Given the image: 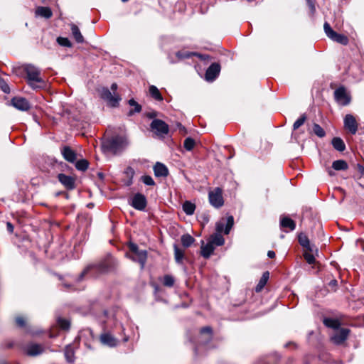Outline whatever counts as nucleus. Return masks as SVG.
Here are the masks:
<instances>
[{
	"instance_id": "1",
	"label": "nucleus",
	"mask_w": 364,
	"mask_h": 364,
	"mask_svg": "<svg viewBox=\"0 0 364 364\" xmlns=\"http://www.w3.org/2000/svg\"><path fill=\"white\" fill-rule=\"evenodd\" d=\"M116 266V260L110 255H108L99 262L86 267L79 274L76 282L82 281L86 276L96 278L100 275L107 274L114 270Z\"/></svg>"
},
{
	"instance_id": "2",
	"label": "nucleus",
	"mask_w": 364,
	"mask_h": 364,
	"mask_svg": "<svg viewBox=\"0 0 364 364\" xmlns=\"http://www.w3.org/2000/svg\"><path fill=\"white\" fill-rule=\"evenodd\" d=\"M129 144V139L126 134H113L103 139L102 149L105 153L119 155L128 147Z\"/></svg>"
},
{
	"instance_id": "3",
	"label": "nucleus",
	"mask_w": 364,
	"mask_h": 364,
	"mask_svg": "<svg viewBox=\"0 0 364 364\" xmlns=\"http://www.w3.org/2000/svg\"><path fill=\"white\" fill-rule=\"evenodd\" d=\"M234 224V218L230 215L227 218L226 223L224 220H220L216 223V231L218 233L214 234L211 236V240L209 242L213 245L221 246L224 244L225 240L220 233L224 231V233L228 235Z\"/></svg>"
},
{
	"instance_id": "4",
	"label": "nucleus",
	"mask_w": 364,
	"mask_h": 364,
	"mask_svg": "<svg viewBox=\"0 0 364 364\" xmlns=\"http://www.w3.org/2000/svg\"><path fill=\"white\" fill-rule=\"evenodd\" d=\"M28 83L33 89H40L45 87V80L41 77V70L34 65H27L25 67Z\"/></svg>"
},
{
	"instance_id": "5",
	"label": "nucleus",
	"mask_w": 364,
	"mask_h": 364,
	"mask_svg": "<svg viewBox=\"0 0 364 364\" xmlns=\"http://www.w3.org/2000/svg\"><path fill=\"white\" fill-rule=\"evenodd\" d=\"M128 247L129 251L134 255V256L129 257V258L134 262H139L141 265V268L143 269L147 259V252L146 250H139L138 245L132 242L128 243Z\"/></svg>"
},
{
	"instance_id": "6",
	"label": "nucleus",
	"mask_w": 364,
	"mask_h": 364,
	"mask_svg": "<svg viewBox=\"0 0 364 364\" xmlns=\"http://www.w3.org/2000/svg\"><path fill=\"white\" fill-rule=\"evenodd\" d=\"M323 29L326 36L332 41L344 46L348 43V37L334 31L328 22L324 23Z\"/></svg>"
},
{
	"instance_id": "7",
	"label": "nucleus",
	"mask_w": 364,
	"mask_h": 364,
	"mask_svg": "<svg viewBox=\"0 0 364 364\" xmlns=\"http://www.w3.org/2000/svg\"><path fill=\"white\" fill-rule=\"evenodd\" d=\"M209 203L215 208H220L224 204L223 197V190L221 188L217 187L208 193Z\"/></svg>"
},
{
	"instance_id": "8",
	"label": "nucleus",
	"mask_w": 364,
	"mask_h": 364,
	"mask_svg": "<svg viewBox=\"0 0 364 364\" xmlns=\"http://www.w3.org/2000/svg\"><path fill=\"white\" fill-rule=\"evenodd\" d=\"M334 99L338 105L346 106L350 104L351 97L345 87L340 86L334 91Z\"/></svg>"
},
{
	"instance_id": "9",
	"label": "nucleus",
	"mask_w": 364,
	"mask_h": 364,
	"mask_svg": "<svg viewBox=\"0 0 364 364\" xmlns=\"http://www.w3.org/2000/svg\"><path fill=\"white\" fill-rule=\"evenodd\" d=\"M150 127L159 136H164L169 131L168 125L163 120L159 119H154L150 124Z\"/></svg>"
},
{
	"instance_id": "10",
	"label": "nucleus",
	"mask_w": 364,
	"mask_h": 364,
	"mask_svg": "<svg viewBox=\"0 0 364 364\" xmlns=\"http://www.w3.org/2000/svg\"><path fill=\"white\" fill-rule=\"evenodd\" d=\"M129 204L136 210L143 211L147 205V200L144 195L137 193L129 200Z\"/></svg>"
},
{
	"instance_id": "11",
	"label": "nucleus",
	"mask_w": 364,
	"mask_h": 364,
	"mask_svg": "<svg viewBox=\"0 0 364 364\" xmlns=\"http://www.w3.org/2000/svg\"><path fill=\"white\" fill-rule=\"evenodd\" d=\"M100 97L106 100L112 107H117L121 100V97L118 95H112L111 91L107 87H103L100 90Z\"/></svg>"
},
{
	"instance_id": "12",
	"label": "nucleus",
	"mask_w": 364,
	"mask_h": 364,
	"mask_svg": "<svg viewBox=\"0 0 364 364\" xmlns=\"http://www.w3.org/2000/svg\"><path fill=\"white\" fill-rule=\"evenodd\" d=\"M45 351V347L38 343H31L23 348V352L26 355L31 357H36L42 354Z\"/></svg>"
},
{
	"instance_id": "13",
	"label": "nucleus",
	"mask_w": 364,
	"mask_h": 364,
	"mask_svg": "<svg viewBox=\"0 0 364 364\" xmlns=\"http://www.w3.org/2000/svg\"><path fill=\"white\" fill-rule=\"evenodd\" d=\"M9 105L20 111H28L31 108L29 102L26 98L21 97H13Z\"/></svg>"
},
{
	"instance_id": "14",
	"label": "nucleus",
	"mask_w": 364,
	"mask_h": 364,
	"mask_svg": "<svg viewBox=\"0 0 364 364\" xmlns=\"http://www.w3.org/2000/svg\"><path fill=\"white\" fill-rule=\"evenodd\" d=\"M350 330L348 328H340L331 336V339L336 345L342 344L347 339Z\"/></svg>"
},
{
	"instance_id": "15",
	"label": "nucleus",
	"mask_w": 364,
	"mask_h": 364,
	"mask_svg": "<svg viewBox=\"0 0 364 364\" xmlns=\"http://www.w3.org/2000/svg\"><path fill=\"white\" fill-rule=\"evenodd\" d=\"M58 179L67 190L72 191L75 188V178L64 173H59Z\"/></svg>"
},
{
	"instance_id": "16",
	"label": "nucleus",
	"mask_w": 364,
	"mask_h": 364,
	"mask_svg": "<svg viewBox=\"0 0 364 364\" xmlns=\"http://www.w3.org/2000/svg\"><path fill=\"white\" fill-rule=\"evenodd\" d=\"M220 72V65L217 63H212L205 72V79L208 81H213Z\"/></svg>"
},
{
	"instance_id": "17",
	"label": "nucleus",
	"mask_w": 364,
	"mask_h": 364,
	"mask_svg": "<svg viewBox=\"0 0 364 364\" xmlns=\"http://www.w3.org/2000/svg\"><path fill=\"white\" fill-rule=\"evenodd\" d=\"M298 240L301 246H302L306 251L311 252L318 253V248L314 245L310 243V241L308 237L304 234L300 233L298 236Z\"/></svg>"
},
{
	"instance_id": "18",
	"label": "nucleus",
	"mask_w": 364,
	"mask_h": 364,
	"mask_svg": "<svg viewBox=\"0 0 364 364\" xmlns=\"http://www.w3.org/2000/svg\"><path fill=\"white\" fill-rule=\"evenodd\" d=\"M344 127L352 134H355L358 130V123L355 118L350 114H348L344 118Z\"/></svg>"
},
{
	"instance_id": "19",
	"label": "nucleus",
	"mask_w": 364,
	"mask_h": 364,
	"mask_svg": "<svg viewBox=\"0 0 364 364\" xmlns=\"http://www.w3.org/2000/svg\"><path fill=\"white\" fill-rule=\"evenodd\" d=\"M100 342L109 347H115L117 345V340L109 333L105 332L100 336Z\"/></svg>"
},
{
	"instance_id": "20",
	"label": "nucleus",
	"mask_w": 364,
	"mask_h": 364,
	"mask_svg": "<svg viewBox=\"0 0 364 364\" xmlns=\"http://www.w3.org/2000/svg\"><path fill=\"white\" fill-rule=\"evenodd\" d=\"M154 174L156 177H166L168 174L167 167L162 163L156 162L154 166Z\"/></svg>"
},
{
	"instance_id": "21",
	"label": "nucleus",
	"mask_w": 364,
	"mask_h": 364,
	"mask_svg": "<svg viewBox=\"0 0 364 364\" xmlns=\"http://www.w3.org/2000/svg\"><path fill=\"white\" fill-rule=\"evenodd\" d=\"M61 152L64 159L68 162L73 163L75 161L77 154L70 147L64 146Z\"/></svg>"
},
{
	"instance_id": "22",
	"label": "nucleus",
	"mask_w": 364,
	"mask_h": 364,
	"mask_svg": "<svg viewBox=\"0 0 364 364\" xmlns=\"http://www.w3.org/2000/svg\"><path fill=\"white\" fill-rule=\"evenodd\" d=\"M280 226L282 228H288L293 231L296 228L295 222L287 216L281 217Z\"/></svg>"
},
{
	"instance_id": "23",
	"label": "nucleus",
	"mask_w": 364,
	"mask_h": 364,
	"mask_svg": "<svg viewBox=\"0 0 364 364\" xmlns=\"http://www.w3.org/2000/svg\"><path fill=\"white\" fill-rule=\"evenodd\" d=\"M36 15L43 17L45 18H50L53 15V12L49 7L38 6L36 10Z\"/></svg>"
},
{
	"instance_id": "24",
	"label": "nucleus",
	"mask_w": 364,
	"mask_h": 364,
	"mask_svg": "<svg viewBox=\"0 0 364 364\" xmlns=\"http://www.w3.org/2000/svg\"><path fill=\"white\" fill-rule=\"evenodd\" d=\"M70 29H71L73 36L74 37L76 42L78 43H83L84 38H83L82 35L81 34L79 28L75 24L72 23L70 25Z\"/></svg>"
},
{
	"instance_id": "25",
	"label": "nucleus",
	"mask_w": 364,
	"mask_h": 364,
	"mask_svg": "<svg viewBox=\"0 0 364 364\" xmlns=\"http://www.w3.org/2000/svg\"><path fill=\"white\" fill-rule=\"evenodd\" d=\"M269 273L268 271H266L262 274V277L260 278L257 285L255 287V291L257 293L260 292L262 291V289L264 287V286L266 285V284L269 279Z\"/></svg>"
},
{
	"instance_id": "26",
	"label": "nucleus",
	"mask_w": 364,
	"mask_h": 364,
	"mask_svg": "<svg viewBox=\"0 0 364 364\" xmlns=\"http://www.w3.org/2000/svg\"><path fill=\"white\" fill-rule=\"evenodd\" d=\"M214 250V246L208 242L205 245H202L200 254L204 258L208 259L213 253Z\"/></svg>"
},
{
	"instance_id": "27",
	"label": "nucleus",
	"mask_w": 364,
	"mask_h": 364,
	"mask_svg": "<svg viewBox=\"0 0 364 364\" xmlns=\"http://www.w3.org/2000/svg\"><path fill=\"white\" fill-rule=\"evenodd\" d=\"M128 105L130 107H133L134 109H131L128 112V116H132L135 113H139L141 111V106L136 102L134 99H130L128 101Z\"/></svg>"
},
{
	"instance_id": "28",
	"label": "nucleus",
	"mask_w": 364,
	"mask_h": 364,
	"mask_svg": "<svg viewBox=\"0 0 364 364\" xmlns=\"http://www.w3.org/2000/svg\"><path fill=\"white\" fill-rule=\"evenodd\" d=\"M332 145L333 148L338 151H343L346 149V145L343 139L339 137H334L332 139Z\"/></svg>"
},
{
	"instance_id": "29",
	"label": "nucleus",
	"mask_w": 364,
	"mask_h": 364,
	"mask_svg": "<svg viewBox=\"0 0 364 364\" xmlns=\"http://www.w3.org/2000/svg\"><path fill=\"white\" fill-rule=\"evenodd\" d=\"M332 168L336 171H345L348 168L347 162L344 160H336L332 164Z\"/></svg>"
},
{
	"instance_id": "30",
	"label": "nucleus",
	"mask_w": 364,
	"mask_h": 364,
	"mask_svg": "<svg viewBox=\"0 0 364 364\" xmlns=\"http://www.w3.org/2000/svg\"><path fill=\"white\" fill-rule=\"evenodd\" d=\"M323 322L326 326L333 329H338L340 326V322L337 319L324 318Z\"/></svg>"
},
{
	"instance_id": "31",
	"label": "nucleus",
	"mask_w": 364,
	"mask_h": 364,
	"mask_svg": "<svg viewBox=\"0 0 364 364\" xmlns=\"http://www.w3.org/2000/svg\"><path fill=\"white\" fill-rule=\"evenodd\" d=\"M174 257L176 263L181 264L184 258V251L178 247L177 245H173Z\"/></svg>"
},
{
	"instance_id": "32",
	"label": "nucleus",
	"mask_w": 364,
	"mask_h": 364,
	"mask_svg": "<svg viewBox=\"0 0 364 364\" xmlns=\"http://www.w3.org/2000/svg\"><path fill=\"white\" fill-rule=\"evenodd\" d=\"M196 210V205L188 200H186L183 204V210L188 215H191L194 213Z\"/></svg>"
},
{
	"instance_id": "33",
	"label": "nucleus",
	"mask_w": 364,
	"mask_h": 364,
	"mask_svg": "<svg viewBox=\"0 0 364 364\" xmlns=\"http://www.w3.org/2000/svg\"><path fill=\"white\" fill-rule=\"evenodd\" d=\"M64 354L65 359L68 363H73L75 361V352L70 346H67L65 347Z\"/></svg>"
},
{
	"instance_id": "34",
	"label": "nucleus",
	"mask_w": 364,
	"mask_h": 364,
	"mask_svg": "<svg viewBox=\"0 0 364 364\" xmlns=\"http://www.w3.org/2000/svg\"><path fill=\"white\" fill-rule=\"evenodd\" d=\"M56 321L59 327L64 331H68L70 327V321L68 319L63 318L60 316L56 318Z\"/></svg>"
},
{
	"instance_id": "35",
	"label": "nucleus",
	"mask_w": 364,
	"mask_h": 364,
	"mask_svg": "<svg viewBox=\"0 0 364 364\" xmlns=\"http://www.w3.org/2000/svg\"><path fill=\"white\" fill-rule=\"evenodd\" d=\"M149 94L152 98L157 101H162L163 97L160 93L159 89L155 85H151L149 89Z\"/></svg>"
},
{
	"instance_id": "36",
	"label": "nucleus",
	"mask_w": 364,
	"mask_h": 364,
	"mask_svg": "<svg viewBox=\"0 0 364 364\" xmlns=\"http://www.w3.org/2000/svg\"><path fill=\"white\" fill-rule=\"evenodd\" d=\"M182 245L184 247H189L194 242L195 239L189 234H184L181 237Z\"/></svg>"
},
{
	"instance_id": "37",
	"label": "nucleus",
	"mask_w": 364,
	"mask_h": 364,
	"mask_svg": "<svg viewBox=\"0 0 364 364\" xmlns=\"http://www.w3.org/2000/svg\"><path fill=\"white\" fill-rule=\"evenodd\" d=\"M126 177L128 178V181L127 182V186H130L133 183V178L135 174V171L134 168L131 166H128L124 171Z\"/></svg>"
},
{
	"instance_id": "38",
	"label": "nucleus",
	"mask_w": 364,
	"mask_h": 364,
	"mask_svg": "<svg viewBox=\"0 0 364 364\" xmlns=\"http://www.w3.org/2000/svg\"><path fill=\"white\" fill-rule=\"evenodd\" d=\"M89 162L86 159H81L75 163V168L82 171H85L88 168Z\"/></svg>"
},
{
	"instance_id": "39",
	"label": "nucleus",
	"mask_w": 364,
	"mask_h": 364,
	"mask_svg": "<svg viewBox=\"0 0 364 364\" xmlns=\"http://www.w3.org/2000/svg\"><path fill=\"white\" fill-rule=\"evenodd\" d=\"M313 132L318 137L322 138L326 135L324 129L318 124L314 123L313 125Z\"/></svg>"
},
{
	"instance_id": "40",
	"label": "nucleus",
	"mask_w": 364,
	"mask_h": 364,
	"mask_svg": "<svg viewBox=\"0 0 364 364\" xmlns=\"http://www.w3.org/2000/svg\"><path fill=\"white\" fill-rule=\"evenodd\" d=\"M314 252H311L309 251H305L303 254L304 258L306 261V262L309 264H314L316 262L315 256L314 255Z\"/></svg>"
},
{
	"instance_id": "41",
	"label": "nucleus",
	"mask_w": 364,
	"mask_h": 364,
	"mask_svg": "<svg viewBox=\"0 0 364 364\" xmlns=\"http://www.w3.org/2000/svg\"><path fill=\"white\" fill-rule=\"evenodd\" d=\"M306 120V114H302L300 117L295 121V122L293 124V129L296 130L298 129L301 126H302L305 121Z\"/></svg>"
},
{
	"instance_id": "42",
	"label": "nucleus",
	"mask_w": 364,
	"mask_h": 364,
	"mask_svg": "<svg viewBox=\"0 0 364 364\" xmlns=\"http://www.w3.org/2000/svg\"><path fill=\"white\" fill-rule=\"evenodd\" d=\"M175 282L174 278L169 274H166L164 277L163 279V284L168 287H171L173 286Z\"/></svg>"
},
{
	"instance_id": "43",
	"label": "nucleus",
	"mask_w": 364,
	"mask_h": 364,
	"mask_svg": "<svg viewBox=\"0 0 364 364\" xmlns=\"http://www.w3.org/2000/svg\"><path fill=\"white\" fill-rule=\"evenodd\" d=\"M195 146V141L191 137H188L184 140L183 146L187 151H191Z\"/></svg>"
},
{
	"instance_id": "44",
	"label": "nucleus",
	"mask_w": 364,
	"mask_h": 364,
	"mask_svg": "<svg viewBox=\"0 0 364 364\" xmlns=\"http://www.w3.org/2000/svg\"><path fill=\"white\" fill-rule=\"evenodd\" d=\"M57 42L61 46L68 48H70L72 46V43L68 38L58 37Z\"/></svg>"
},
{
	"instance_id": "45",
	"label": "nucleus",
	"mask_w": 364,
	"mask_h": 364,
	"mask_svg": "<svg viewBox=\"0 0 364 364\" xmlns=\"http://www.w3.org/2000/svg\"><path fill=\"white\" fill-rule=\"evenodd\" d=\"M212 328L209 326H205V327H203L200 329V334H208V337L207 338L205 339V343L209 341L211 338H212Z\"/></svg>"
},
{
	"instance_id": "46",
	"label": "nucleus",
	"mask_w": 364,
	"mask_h": 364,
	"mask_svg": "<svg viewBox=\"0 0 364 364\" xmlns=\"http://www.w3.org/2000/svg\"><path fill=\"white\" fill-rule=\"evenodd\" d=\"M141 180L144 184H146L147 186H154L155 185V182H154V179L150 176H148V175L143 176H141Z\"/></svg>"
},
{
	"instance_id": "47",
	"label": "nucleus",
	"mask_w": 364,
	"mask_h": 364,
	"mask_svg": "<svg viewBox=\"0 0 364 364\" xmlns=\"http://www.w3.org/2000/svg\"><path fill=\"white\" fill-rule=\"evenodd\" d=\"M0 88L4 93L9 94L10 92L9 85L2 77H0Z\"/></svg>"
},
{
	"instance_id": "48",
	"label": "nucleus",
	"mask_w": 364,
	"mask_h": 364,
	"mask_svg": "<svg viewBox=\"0 0 364 364\" xmlns=\"http://www.w3.org/2000/svg\"><path fill=\"white\" fill-rule=\"evenodd\" d=\"M307 2V4L309 7L311 14L313 16L316 12V7L314 4V0H306Z\"/></svg>"
},
{
	"instance_id": "49",
	"label": "nucleus",
	"mask_w": 364,
	"mask_h": 364,
	"mask_svg": "<svg viewBox=\"0 0 364 364\" xmlns=\"http://www.w3.org/2000/svg\"><path fill=\"white\" fill-rule=\"evenodd\" d=\"M16 323L18 326L23 328L26 326V321L24 318L21 316H18L16 318Z\"/></svg>"
},
{
	"instance_id": "50",
	"label": "nucleus",
	"mask_w": 364,
	"mask_h": 364,
	"mask_svg": "<svg viewBox=\"0 0 364 364\" xmlns=\"http://www.w3.org/2000/svg\"><path fill=\"white\" fill-rule=\"evenodd\" d=\"M176 56L178 58H188L191 56L190 53H182L181 52H177Z\"/></svg>"
},
{
	"instance_id": "51",
	"label": "nucleus",
	"mask_w": 364,
	"mask_h": 364,
	"mask_svg": "<svg viewBox=\"0 0 364 364\" xmlns=\"http://www.w3.org/2000/svg\"><path fill=\"white\" fill-rule=\"evenodd\" d=\"M356 168L358 171L360 173V176H363L364 175V166L360 164H358L356 165Z\"/></svg>"
},
{
	"instance_id": "52",
	"label": "nucleus",
	"mask_w": 364,
	"mask_h": 364,
	"mask_svg": "<svg viewBox=\"0 0 364 364\" xmlns=\"http://www.w3.org/2000/svg\"><path fill=\"white\" fill-rule=\"evenodd\" d=\"M337 284H338V282L336 279H332L331 281L329 282L328 283V286L329 287H331L332 289H334L335 287L337 286Z\"/></svg>"
},
{
	"instance_id": "53",
	"label": "nucleus",
	"mask_w": 364,
	"mask_h": 364,
	"mask_svg": "<svg viewBox=\"0 0 364 364\" xmlns=\"http://www.w3.org/2000/svg\"><path fill=\"white\" fill-rule=\"evenodd\" d=\"M6 228H7V230L10 233H12L14 232V225L10 222H8L6 223Z\"/></svg>"
},
{
	"instance_id": "54",
	"label": "nucleus",
	"mask_w": 364,
	"mask_h": 364,
	"mask_svg": "<svg viewBox=\"0 0 364 364\" xmlns=\"http://www.w3.org/2000/svg\"><path fill=\"white\" fill-rule=\"evenodd\" d=\"M275 255H276L275 252L274 251H272V250H269L267 252V256H268L269 258L273 259V258L275 257Z\"/></svg>"
},
{
	"instance_id": "55",
	"label": "nucleus",
	"mask_w": 364,
	"mask_h": 364,
	"mask_svg": "<svg viewBox=\"0 0 364 364\" xmlns=\"http://www.w3.org/2000/svg\"><path fill=\"white\" fill-rule=\"evenodd\" d=\"M117 89V83H112L111 85V90L114 92Z\"/></svg>"
},
{
	"instance_id": "56",
	"label": "nucleus",
	"mask_w": 364,
	"mask_h": 364,
	"mask_svg": "<svg viewBox=\"0 0 364 364\" xmlns=\"http://www.w3.org/2000/svg\"><path fill=\"white\" fill-rule=\"evenodd\" d=\"M266 363H267L266 360L264 359H262V360H259L255 364H266Z\"/></svg>"
},
{
	"instance_id": "57",
	"label": "nucleus",
	"mask_w": 364,
	"mask_h": 364,
	"mask_svg": "<svg viewBox=\"0 0 364 364\" xmlns=\"http://www.w3.org/2000/svg\"><path fill=\"white\" fill-rule=\"evenodd\" d=\"M156 301L166 302V301L165 299H164L163 297H158L156 299Z\"/></svg>"
},
{
	"instance_id": "58",
	"label": "nucleus",
	"mask_w": 364,
	"mask_h": 364,
	"mask_svg": "<svg viewBox=\"0 0 364 364\" xmlns=\"http://www.w3.org/2000/svg\"><path fill=\"white\" fill-rule=\"evenodd\" d=\"M203 220H204V221H205V223H208V220H209L208 216H207V215H204V216H203Z\"/></svg>"
},
{
	"instance_id": "59",
	"label": "nucleus",
	"mask_w": 364,
	"mask_h": 364,
	"mask_svg": "<svg viewBox=\"0 0 364 364\" xmlns=\"http://www.w3.org/2000/svg\"><path fill=\"white\" fill-rule=\"evenodd\" d=\"M0 364H9L5 360H0Z\"/></svg>"
},
{
	"instance_id": "60",
	"label": "nucleus",
	"mask_w": 364,
	"mask_h": 364,
	"mask_svg": "<svg viewBox=\"0 0 364 364\" xmlns=\"http://www.w3.org/2000/svg\"><path fill=\"white\" fill-rule=\"evenodd\" d=\"M12 346H13V343H9V345H8V348H11Z\"/></svg>"
},
{
	"instance_id": "61",
	"label": "nucleus",
	"mask_w": 364,
	"mask_h": 364,
	"mask_svg": "<svg viewBox=\"0 0 364 364\" xmlns=\"http://www.w3.org/2000/svg\"><path fill=\"white\" fill-rule=\"evenodd\" d=\"M328 173H329V175L332 176V175H333V172H332V171L329 170V171H328Z\"/></svg>"
},
{
	"instance_id": "62",
	"label": "nucleus",
	"mask_w": 364,
	"mask_h": 364,
	"mask_svg": "<svg viewBox=\"0 0 364 364\" xmlns=\"http://www.w3.org/2000/svg\"><path fill=\"white\" fill-rule=\"evenodd\" d=\"M194 351H195V353L197 355V353H197V351H198V348H195Z\"/></svg>"
},
{
	"instance_id": "63",
	"label": "nucleus",
	"mask_w": 364,
	"mask_h": 364,
	"mask_svg": "<svg viewBox=\"0 0 364 364\" xmlns=\"http://www.w3.org/2000/svg\"><path fill=\"white\" fill-rule=\"evenodd\" d=\"M155 116H156V114H151V115L149 116V117H155Z\"/></svg>"
},
{
	"instance_id": "64",
	"label": "nucleus",
	"mask_w": 364,
	"mask_h": 364,
	"mask_svg": "<svg viewBox=\"0 0 364 364\" xmlns=\"http://www.w3.org/2000/svg\"><path fill=\"white\" fill-rule=\"evenodd\" d=\"M181 306H183V307H187V305H186L185 304H183V303Z\"/></svg>"
}]
</instances>
